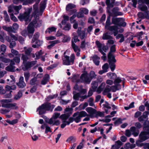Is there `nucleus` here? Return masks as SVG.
<instances>
[{"label":"nucleus","instance_id":"603ef678","mask_svg":"<svg viewBox=\"0 0 149 149\" xmlns=\"http://www.w3.org/2000/svg\"><path fill=\"white\" fill-rule=\"evenodd\" d=\"M139 18L143 19L145 18L146 15H145L142 12H139L137 14Z\"/></svg>","mask_w":149,"mask_h":149},{"label":"nucleus","instance_id":"c85d7f7f","mask_svg":"<svg viewBox=\"0 0 149 149\" xmlns=\"http://www.w3.org/2000/svg\"><path fill=\"white\" fill-rule=\"evenodd\" d=\"M39 36V33L38 32L35 33L32 40L31 42L32 43H34L36 40H38Z\"/></svg>","mask_w":149,"mask_h":149},{"label":"nucleus","instance_id":"f3484780","mask_svg":"<svg viewBox=\"0 0 149 149\" xmlns=\"http://www.w3.org/2000/svg\"><path fill=\"white\" fill-rule=\"evenodd\" d=\"M93 61L94 64L96 65H99L100 64V61L98 60L100 59V58L97 55H94L92 57Z\"/></svg>","mask_w":149,"mask_h":149},{"label":"nucleus","instance_id":"393cba45","mask_svg":"<svg viewBox=\"0 0 149 149\" xmlns=\"http://www.w3.org/2000/svg\"><path fill=\"white\" fill-rule=\"evenodd\" d=\"M15 67L14 65H9L6 68V70L7 71L14 72L15 71Z\"/></svg>","mask_w":149,"mask_h":149},{"label":"nucleus","instance_id":"72a5a7b5","mask_svg":"<svg viewBox=\"0 0 149 149\" xmlns=\"http://www.w3.org/2000/svg\"><path fill=\"white\" fill-rule=\"evenodd\" d=\"M21 54H19L18 56H15L13 58V60L17 64H19L20 63V57Z\"/></svg>","mask_w":149,"mask_h":149},{"label":"nucleus","instance_id":"473e14b6","mask_svg":"<svg viewBox=\"0 0 149 149\" xmlns=\"http://www.w3.org/2000/svg\"><path fill=\"white\" fill-rule=\"evenodd\" d=\"M74 93H76V92L75 91L73 92V94L74 95L73 99L75 100H79V98L80 97V93H77L74 94Z\"/></svg>","mask_w":149,"mask_h":149},{"label":"nucleus","instance_id":"cd10ccee","mask_svg":"<svg viewBox=\"0 0 149 149\" xmlns=\"http://www.w3.org/2000/svg\"><path fill=\"white\" fill-rule=\"evenodd\" d=\"M2 28L3 29L9 32H13V29L12 27L11 26L7 27L4 26H2Z\"/></svg>","mask_w":149,"mask_h":149},{"label":"nucleus","instance_id":"4d7b16f0","mask_svg":"<svg viewBox=\"0 0 149 149\" xmlns=\"http://www.w3.org/2000/svg\"><path fill=\"white\" fill-rule=\"evenodd\" d=\"M84 14L81 11V10H80V11L78 13L77 15H76V16H77L78 18H83L84 17Z\"/></svg>","mask_w":149,"mask_h":149},{"label":"nucleus","instance_id":"338daca9","mask_svg":"<svg viewBox=\"0 0 149 149\" xmlns=\"http://www.w3.org/2000/svg\"><path fill=\"white\" fill-rule=\"evenodd\" d=\"M45 133L47 134L49 132H51L52 131L50 129V127L49 126H48L47 125L45 126Z\"/></svg>","mask_w":149,"mask_h":149},{"label":"nucleus","instance_id":"f8f14e48","mask_svg":"<svg viewBox=\"0 0 149 149\" xmlns=\"http://www.w3.org/2000/svg\"><path fill=\"white\" fill-rule=\"evenodd\" d=\"M109 30L110 31H114L113 33L114 36H116L118 32V27L117 26H110Z\"/></svg>","mask_w":149,"mask_h":149},{"label":"nucleus","instance_id":"4be33fe9","mask_svg":"<svg viewBox=\"0 0 149 149\" xmlns=\"http://www.w3.org/2000/svg\"><path fill=\"white\" fill-rule=\"evenodd\" d=\"M94 115V117L98 118V117H103L104 116V113L100 111H97L96 110V111Z\"/></svg>","mask_w":149,"mask_h":149},{"label":"nucleus","instance_id":"e2e57ef3","mask_svg":"<svg viewBox=\"0 0 149 149\" xmlns=\"http://www.w3.org/2000/svg\"><path fill=\"white\" fill-rule=\"evenodd\" d=\"M76 17V15L74 14L70 17V21L71 23H72L74 22L75 20H74V19Z\"/></svg>","mask_w":149,"mask_h":149},{"label":"nucleus","instance_id":"6ab92c4d","mask_svg":"<svg viewBox=\"0 0 149 149\" xmlns=\"http://www.w3.org/2000/svg\"><path fill=\"white\" fill-rule=\"evenodd\" d=\"M76 6L75 4L72 3H68L66 7V10L67 11H69L70 9L75 8Z\"/></svg>","mask_w":149,"mask_h":149},{"label":"nucleus","instance_id":"f257e3e1","mask_svg":"<svg viewBox=\"0 0 149 149\" xmlns=\"http://www.w3.org/2000/svg\"><path fill=\"white\" fill-rule=\"evenodd\" d=\"M143 131L141 132L139 136V140L144 141L149 139V121L146 120L143 124Z\"/></svg>","mask_w":149,"mask_h":149},{"label":"nucleus","instance_id":"680f3d73","mask_svg":"<svg viewBox=\"0 0 149 149\" xmlns=\"http://www.w3.org/2000/svg\"><path fill=\"white\" fill-rule=\"evenodd\" d=\"M95 43L97 47L98 48V49H102V45L99 41L97 40L95 42Z\"/></svg>","mask_w":149,"mask_h":149},{"label":"nucleus","instance_id":"aec40b11","mask_svg":"<svg viewBox=\"0 0 149 149\" xmlns=\"http://www.w3.org/2000/svg\"><path fill=\"white\" fill-rule=\"evenodd\" d=\"M107 75L111 79L114 80L117 77V75L114 73L109 72L108 73Z\"/></svg>","mask_w":149,"mask_h":149},{"label":"nucleus","instance_id":"c03bdc74","mask_svg":"<svg viewBox=\"0 0 149 149\" xmlns=\"http://www.w3.org/2000/svg\"><path fill=\"white\" fill-rule=\"evenodd\" d=\"M138 2L139 3L146 4L147 5L149 8V0H138Z\"/></svg>","mask_w":149,"mask_h":149},{"label":"nucleus","instance_id":"a18cd8bd","mask_svg":"<svg viewBox=\"0 0 149 149\" xmlns=\"http://www.w3.org/2000/svg\"><path fill=\"white\" fill-rule=\"evenodd\" d=\"M79 116L81 118L88 116L87 113L84 111H82L79 112Z\"/></svg>","mask_w":149,"mask_h":149},{"label":"nucleus","instance_id":"f03ea898","mask_svg":"<svg viewBox=\"0 0 149 149\" xmlns=\"http://www.w3.org/2000/svg\"><path fill=\"white\" fill-rule=\"evenodd\" d=\"M55 107L54 105H51L50 102H47L39 106L37 109V111H39V115H42L45 113L47 111H49L51 109V111H52Z\"/></svg>","mask_w":149,"mask_h":149},{"label":"nucleus","instance_id":"412c9836","mask_svg":"<svg viewBox=\"0 0 149 149\" xmlns=\"http://www.w3.org/2000/svg\"><path fill=\"white\" fill-rule=\"evenodd\" d=\"M81 29H80V30L79 28L78 30L77 33L79 36H80L81 39V40L83 39L85 37V32L84 31H81Z\"/></svg>","mask_w":149,"mask_h":149},{"label":"nucleus","instance_id":"a211bd4d","mask_svg":"<svg viewBox=\"0 0 149 149\" xmlns=\"http://www.w3.org/2000/svg\"><path fill=\"white\" fill-rule=\"evenodd\" d=\"M49 77V74H46L42 80L41 84L43 85L46 84L48 81Z\"/></svg>","mask_w":149,"mask_h":149},{"label":"nucleus","instance_id":"4c0bfd02","mask_svg":"<svg viewBox=\"0 0 149 149\" xmlns=\"http://www.w3.org/2000/svg\"><path fill=\"white\" fill-rule=\"evenodd\" d=\"M22 56L21 57V59L23 60V63H25L27 62V60L29 59V58L27 56L24 54H22Z\"/></svg>","mask_w":149,"mask_h":149},{"label":"nucleus","instance_id":"de8ad7c7","mask_svg":"<svg viewBox=\"0 0 149 149\" xmlns=\"http://www.w3.org/2000/svg\"><path fill=\"white\" fill-rule=\"evenodd\" d=\"M17 85L19 88H22L25 86L26 84L24 82H19Z\"/></svg>","mask_w":149,"mask_h":149},{"label":"nucleus","instance_id":"bb28decb","mask_svg":"<svg viewBox=\"0 0 149 149\" xmlns=\"http://www.w3.org/2000/svg\"><path fill=\"white\" fill-rule=\"evenodd\" d=\"M37 81V78L36 77H34L30 80V84L32 86L36 85V84H38V83L36 82Z\"/></svg>","mask_w":149,"mask_h":149},{"label":"nucleus","instance_id":"5701e85b","mask_svg":"<svg viewBox=\"0 0 149 149\" xmlns=\"http://www.w3.org/2000/svg\"><path fill=\"white\" fill-rule=\"evenodd\" d=\"M113 38L112 36L108 34V33H104L103 35L102 39L104 40L112 39Z\"/></svg>","mask_w":149,"mask_h":149},{"label":"nucleus","instance_id":"e433bc0d","mask_svg":"<svg viewBox=\"0 0 149 149\" xmlns=\"http://www.w3.org/2000/svg\"><path fill=\"white\" fill-rule=\"evenodd\" d=\"M22 95V91L19 90L17 94L15 96L14 99L15 100H17L20 98Z\"/></svg>","mask_w":149,"mask_h":149},{"label":"nucleus","instance_id":"2eb2a0df","mask_svg":"<svg viewBox=\"0 0 149 149\" xmlns=\"http://www.w3.org/2000/svg\"><path fill=\"white\" fill-rule=\"evenodd\" d=\"M34 25L30 23L27 26V32L29 33H34L35 29Z\"/></svg>","mask_w":149,"mask_h":149},{"label":"nucleus","instance_id":"4468645a","mask_svg":"<svg viewBox=\"0 0 149 149\" xmlns=\"http://www.w3.org/2000/svg\"><path fill=\"white\" fill-rule=\"evenodd\" d=\"M121 18H112L111 24L115 25L114 26H117L118 27L119 22L120 21Z\"/></svg>","mask_w":149,"mask_h":149},{"label":"nucleus","instance_id":"39448f33","mask_svg":"<svg viewBox=\"0 0 149 149\" xmlns=\"http://www.w3.org/2000/svg\"><path fill=\"white\" fill-rule=\"evenodd\" d=\"M108 61L109 65V67L112 72H113L115 69L116 65L115 63L116 62V61L115 58V56H113L112 58H109L108 57Z\"/></svg>","mask_w":149,"mask_h":149},{"label":"nucleus","instance_id":"7ed1b4c3","mask_svg":"<svg viewBox=\"0 0 149 149\" xmlns=\"http://www.w3.org/2000/svg\"><path fill=\"white\" fill-rule=\"evenodd\" d=\"M66 52L64 53V57L65 59L63 60V64L65 65H69L70 64V63H72V64L74 63V60L75 59V56L74 54H72L70 56V57L67 55H65Z\"/></svg>","mask_w":149,"mask_h":149},{"label":"nucleus","instance_id":"9b49d317","mask_svg":"<svg viewBox=\"0 0 149 149\" xmlns=\"http://www.w3.org/2000/svg\"><path fill=\"white\" fill-rule=\"evenodd\" d=\"M47 1V0H43L40 3V12L42 13L45 9Z\"/></svg>","mask_w":149,"mask_h":149},{"label":"nucleus","instance_id":"0e129e2a","mask_svg":"<svg viewBox=\"0 0 149 149\" xmlns=\"http://www.w3.org/2000/svg\"><path fill=\"white\" fill-rule=\"evenodd\" d=\"M10 111V110L2 109L0 110V113L2 114H4L6 113L9 112Z\"/></svg>","mask_w":149,"mask_h":149},{"label":"nucleus","instance_id":"774afa93","mask_svg":"<svg viewBox=\"0 0 149 149\" xmlns=\"http://www.w3.org/2000/svg\"><path fill=\"white\" fill-rule=\"evenodd\" d=\"M123 15V13L121 12L117 11L113 15V16L116 17L118 16H121Z\"/></svg>","mask_w":149,"mask_h":149},{"label":"nucleus","instance_id":"13d9d810","mask_svg":"<svg viewBox=\"0 0 149 149\" xmlns=\"http://www.w3.org/2000/svg\"><path fill=\"white\" fill-rule=\"evenodd\" d=\"M60 115V113L55 112L53 115L52 118L54 119H56L59 117Z\"/></svg>","mask_w":149,"mask_h":149},{"label":"nucleus","instance_id":"37998d69","mask_svg":"<svg viewBox=\"0 0 149 149\" xmlns=\"http://www.w3.org/2000/svg\"><path fill=\"white\" fill-rule=\"evenodd\" d=\"M24 77L25 78V80L26 82H27L29 79L30 76V73L29 72H24Z\"/></svg>","mask_w":149,"mask_h":149},{"label":"nucleus","instance_id":"a19ab883","mask_svg":"<svg viewBox=\"0 0 149 149\" xmlns=\"http://www.w3.org/2000/svg\"><path fill=\"white\" fill-rule=\"evenodd\" d=\"M111 23L110 22V20H109L107 19L106 24L105 26V29H107L109 30V28L110 26H110V25L111 24Z\"/></svg>","mask_w":149,"mask_h":149},{"label":"nucleus","instance_id":"a878e982","mask_svg":"<svg viewBox=\"0 0 149 149\" xmlns=\"http://www.w3.org/2000/svg\"><path fill=\"white\" fill-rule=\"evenodd\" d=\"M143 32L141 31L139 32L136 33L134 36V37H136L138 38V40H141V38H142V36L143 34Z\"/></svg>","mask_w":149,"mask_h":149},{"label":"nucleus","instance_id":"6e6d98bb","mask_svg":"<svg viewBox=\"0 0 149 149\" xmlns=\"http://www.w3.org/2000/svg\"><path fill=\"white\" fill-rule=\"evenodd\" d=\"M59 118L61 119L63 121H65L68 119L65 114H61L59 117Z\"/></svg>","mask_w":149,"mask_h":149},{"label":"nucleus","instance_id":"9d476101","mask_svg":"<svg viewBox=\"0 0 149 149\" xmlns=\"http://www.w3.org/2000/svg\"><path fill=\"white\" fill-rule=\"evenodd\" d=\"M138 8L141 11L144 12L145 15H146L145 18H148L149 11L147 7L145 5H144L138 7Z\"/></svg>","mask_w":149,"mask_h":149},{"label":"nucleus","instance_id":"8fccbe9b","mask_svg":"<svg viewBox=\"0 0 149 149\" xmlns=\"http://www.w3.org/2000/svg\"><path fill=\"white\" fill-rule=\"evenodd\" d=\"M71 25L70 24H67L63 28V29L65 31H68L71 29Z\"/></svg>","mask_w":149,"mask_h":149},{"label":"nucleus","instance_id":"20e7f679","mask_svg":"<svg viewBox=\"0 0 149 149\" xmlns=\"http://www.w3.org/2000/svg\"><path fill=\"white\" fill-rule=\"evenodd\" d=\"M37 62L36 61H33L30 62L28 61L22 63L23 66L22 67V69L24 71H26L34 65Z\"/></svg>","mask_w":149,"mask_h":149},{"label":"nucleus","instance_id":"7c9ffc66","mask_svg":"<svg viewBox=\"0 0 149 149\" xmlns=\"http://www.w3.org/2000/svg\"><path fill=\"white\" fill-rule=\"evenodd\" d=\"M6 49V47L4 45H2L0 47V53L1 52V54L3 55L5 52Z\"/></svg>","mask_w":149,"mask_h":149},{"label":"nucleus","instance_id":"dca6fc26","mask_svg":"<svg viewBox=\"0 0 149 149\" xmlns=\"http://www.w3.org/2000/svg\"><path fill=\"white\" fill-rule=\"evenodd\" d=\"M131 131L132 132V134L135 137L137 136L139 133V130H136V128L134 126H132L130 128Z\"/></svg>","mask_w":149,"mask_h":149},{"label":"nucleus","instance_id":"1a4fd4ad","mask_svg":"<svg viewBox=\"0 0 149 149\" xmlns=\"http://www.w3.org/2000/svg\"><path fill=\"white\" fill-rule=\"evenodd\" d=\"M29 17V15L27 14L26 12H24L23 14H20L18 17V18L21 21L23 20L25 21H28Z\"/></svg>","mask_w":149,"mask_h":149},{"label":"nucleus","instance_id":"864d4df0","mask_svg":"<svg viewBox=\"0 0 149 149\" xmlns=\"http://www.w3.org/2000/svg\"><path fill=\"white\" fill-rule=\"evenodd\" d=\"M11 53L13 54L14 56H18L19 54V52L18 51L13 49H11Z\"/></svg>","mask_w":149,"mask_h":149},{"label":"nucleus","instance_id":"5fc2aeb1","mask_svg":"<svg viewBox=\"0 0 149 149\" xmlns=\"http://www.w3.org/2000/svg\"><path fill=\"white\" fill-rule=\"evenodd\" d=\"M16 43L15 41L13 40L10 42L9 47L10 48L12 49L16 45Z\"/></svg>","mask_w":149,"mask_h":149},{"label":"nucleus","instance_id":"ea45409f","mask_svg":"<svg viewBox=\"0 0 149 149\" xmlns=\"http://www.w3.org/2000/svg\"><path fill=\"white\" fill-rule=\"evenodd\" d=\"M38 84H36V85H33V87L30 90V92L31 93H35L37 90L38 88Z\"/></svg>","mask_w":149,"mask_h":149},{"label":"nucleus","instance_id":"79ce46f5","mask_svg":"<svg viewBox=\"0 0 149 149\" xmlns=\"http://www.w3.org/2000/svg\"><path fill=\"white\" fill-rule=\"evenodd\" d=\"M71 141L72 142H74L76 141V138L73 136H71L68 137L66 141L67 142H70V141Z\"/></svg>","mask_w":149,"mask_h":149},{"label":"nucleus","instance_id":"423d86ee","mask_svg":"<svg viewBox=\"0 0 149 149\" xmlns=\"http://www.w3.org/2000/svg\"><path fill=\"white\" fill-rule=\"evenodd\" d=\"M114 80L113 83L115 84V85L112 86V87H114L115 90L113 89L112 91L113 92H115L116 90H119L120 89L121 85L118 84L120 83L122 81V80L119 77H117Z\"/></svg>","mask_w":149,"mask_h":149},{"label":"nucleus","instance_id":"0eeeda50","mask_svg":"<svg viewBox=\"0 0 149 149\" xmlns=\"http://www.w3.org/2000/svg\"><path fill=\"white\" fill-rule=\"evenodd\" d=\"M80 78L81 80L89 84L91 81V79L88 77V74L86 71H85L84 73L81 74Z\"/></svg>","mask_w":149,"mask_h":149},{"label":"nucleus","instance_id":"69168bd1","mask_svg":"<svg viewBox=\"0 0 149 149\" xmlns=\"http://www.w3.org/2000/svg\"><path fill=\"white\" fill-rule=\"evenodd\" d=\"M10 17L11 19L15 22H16L17 21V18L13 14H11L10 15Z\"/></svg>","mask_w":149,"mask_h":149},{"label":"nucleus","instance_id":"58836bf2","mask_svg":"<svg viewBox=\"0 0 149 149\" xmlns=\"http://www.w3.org/2000/svg\"><path fill=\"white\" fill-rule=\"evenodd\" d=\"M143 142V141L139 139L137 140L136 141V145L138 147H141L143 146L144 143H141Z\"/></svg>","mask_w":149,"mask_h":149},{"label":"nucleus","instance_id":"c756f323","mask_svg":"<svg viewBox=\"0 0 149 149\" xmlns=\"http://www.w3.org/2000/svg\"><path fill=\"white\" fill-rule=\"evenodd\" d=\"M72 46V48L74 49V52H77V51L78 50L79 52L80 51V50L78 49V46L76 45L75 44L73 40L71 41Z\"/></svg>","mask_w":149,"mask_h":149},{"label":"nucleus","instance_id":"09e8293b","mask_svg":"<svg viewBox=\"0 0 149 149\" xmlns=\"http://www.w3.org/2000/svg\"><path fill=\"white\" fill-rule=\"evenodd\" d=\"M13 106V104H12L11 103L6 104L3 103L2 104V107L6 108H10Z\"/></svg>","mask_w":149,"mask_h":149},{"label":"nucleus","instance_id":"b1692460","mask_svg":"<svg viewBox=\"0 0 149 149\" xmlns=\"http://www.w3.org/2000/svg\"><path fill=\"white\" fill-rule=\"evenodd\" d=\"M56 28L54 26L49 27L46 29L45 31V33H50L52 32H56Z\"/></svg>","mask_w":149,"mask_h":149},{"label":"nucleus","instance_id":"c9c22d12","mask_svg":"<svg viewBox=\"0 0 149 149\" xmlns=\"http://www.w3.org/2000/svg\"><path fill=\"white\" fill-rule=\"evenodd\" d=\"M89 77L91 81L93 78L96 77V75L95 74L94 71H91L89 74Z\"/></svg>","mask_w":149,"mask_h":149},{"label":"nucleus","instance_id":"49530a36","mask_svg":"<svg viewBox=\"0 0 149 149\" xmlns=\"http://www.w3.org/2000/svg\"><path fill=\"white\" fill-rule=\"evenodd\" d=\"M0 59L2 62L5 63H10V59L3 57H1Z\"/></svg>","mask_w":149,"mask_h":149},{"label":"nucleus","instance_id":"bf43d9fd","mask_svg":"<svg viewBox=\"0 0 149 149\" xmlns=\"http://www.w3.org/2000/svg\"><path fill=\"white\" fill-rule=\"evenodd\" d=\"M102 68V69L104 70L107 72L108 71L107 70L109 68V65L107 63H105L103 65Z\"/></svg>","mask_w":149,"mask_h":149},{"label":"nucleus","instance_id":"052dcab7","mask_svg":"<svg viewBox=\"0 0 149 149\" xmlns=\"http://www.w3.org/2000/svg\"><path fill=\"white\" fill-rule=\"evenodd\" d=\"M12 92V91H10L9 93H6L4 95V97L7 98H10L12 96L11 94Z\"/></svg>","mask_w":149,"mask_h":149},{"label":"nucleus","instance_id":"3c124183","mask_svg":"<svg viewBox=\"0 0 149 149\" xmlns=\"http://www.w3.org/2000/svg\"><path fill=\"white\" fill-rule=\"evenodd\" d=\"M63 36L64 37L62 40L63 42H66L70 41V37H67L64 34L63 35Z\"/></svg>","mask_w":149,"mask_h":149},{"label":"nucleus","instance_id":"6e6552de","mask_svg":"<svg viewBox=\"0 0 149 149\" xmlns=\"http://www.w3.org/2000/svg\"><path fill=\"white\" fill-rule=\"evenodd\" d=\"M86 111L89 114V116L91 118L94 117V115L96 111V109L91 107H88L86 109Z\"/></svg>","mask_w":149,"mask_h":149},{"label":"nucleus","instance_id":"f704fd0d","mask_svg":"<svg viewBox=\"0 0 149 149\" xmlns=\"http://www.w3.org/2000/svg\"><path fill=\"white\" fill-rule=\"evenodd\" d=\"M58 96V94H54L53 95H49L46 98V100L49 102L51 100L56 98Z\"/></svg>","mask_w":149,"mask_h":149},{"label":"nucleus","instance_id":"ddd939ff","mask_svg":"<svg viewBox=\"0 0 149 149\" xmlns=\"http://www.w3.org/2000/svg\"><path fill=\"white\" fill-rule=\"evenodd\" d=\"M115 48L116 45H113L111 47L110 52L108 55V58L109 57V58H112L113 56H115L114 55H113L111 53L114 52L116 51Z\"/></svg>","mask_w":149,"mask_h":149},{"label":"nucleus","instance_id":"2f4dec72","mask_svg":"<svg viewBox=\"0 0 149 149\" xmlns=\"http://www.w3.org/2000/svg\"><path fill=\"white\" fill-rule=\"evenodd\" d=\"M111 90V87L109 85H107L106 86L102 94L103 95H106L105 93L110 92Z\"/></svg>","mask_w":149,"mask_h":149}]
</instances>
